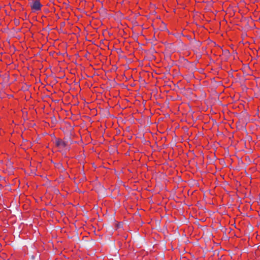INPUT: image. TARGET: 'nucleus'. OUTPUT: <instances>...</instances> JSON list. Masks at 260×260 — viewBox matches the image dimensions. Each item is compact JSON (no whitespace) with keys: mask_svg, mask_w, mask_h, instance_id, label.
I'll return each instance as SVG.
<instances>
[{"mask_svg":"<svg viewBox=\"0 0 260 260\" xmlns=\"http://www.w3.org/2000/svg\"><path fill=\"white\" fill-rule=\"evenodd\" d=\"M42 5L39 0H35L32 1L31 4V8L33 11H39L41 9Z\"/></svg>","mask_w":260,"mask_h":260,"instance_id":"1","label":"nucleus"},{"mask_svg":"<svg viewBox=\"0 0 260 260\" xmlns=\"http://www.w3.org/2000/svg\"><path fill=\"white\" fill-rule=\"evenodd\" d=\"M56 146L60 149H63L67 146L66 143L61 139H58L55 142Z\"/></svg>","mask_w":260,"mask_h":260,"instance_id":"2","label":"nucleus"},{"mask_svg":"<svg viewBox=\"0 0 260 260\" xmlns=\"http://www.w3.org/2000/svg\"><path fill=\"white\" fill-rule=\"evenodd\" d=\"M154 37H155V36H154ZM154 39L156 40V38H154Z\"/></svg>","mask_w":260,"mask_h":260,"instance_id":"3","label":"nucleus"}]
</instances>
